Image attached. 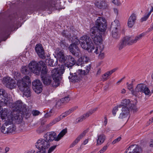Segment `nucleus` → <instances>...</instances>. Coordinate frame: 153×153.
Listing matches in <instances>:
<instances>
[{
  "mask_svg": "<svg viewBox=\"0 0 153 153\" xmlns=\"http://www.w3.org/2000/svg\"><path fill=\"white\" fill-rule=\"evenodd\" d=\"M119 108H122L121 112L120 114L119 118L123 119L127 117L128 115L130 110H132L133 112H136L137 108L134 104H132L128 99L123 100L121 104L119 105Z\"/></svg>",
  "mask_w": 153,
  "mask_h": 153,
  "instance_id": "nucleus-1",
  "label": "nucleus"
},
{
  "mask_svg": "<svg viewBox=\"0 0 153 153\" xmlns=\"http://www.w3.org/2000/svg\"><path fill=\"white\" fill-rule=\"evenodd\" d=\"M67 129H63L57 136L54 132H50L45 134L44 135V139H40L39 140L50 147L51 142L54 140L59 141L67 132Z\"/></svg>",
  "mask_w": 153,
  "mask_h": 153,
  "instance_id": "nucleus-2",
  "label": "nucleus"
},
{
  "mask_svg": "<svg viewBox=\"0 0 153 153\" xmlns=\"http://www.w3.org/2000/svg\"><path fill=\"white\" fill-rule=\"evenodd\" d=\"M64 71V67L61 65L59 69L54 68L51 71L52 77L53 81L51 83V86L54 87H56L59 86L60 83V79L61 76Z\"/></svg>",
  "mask_w": 153,
  "mask_h": 153,
  "instance_id": "nucleus-3",
  "label": "nucleus"
},
{
  "mask_svg": "<svg viewBox=\"0 0 153 153\" xmlns=\"http://www.w3.org/2000/svg\"><path fill=\"white\" fill-rule=\"evenodd\" d=\"M81 46L82 48L91 52L94 50L95 47L91 39L89 36L85 35L80 38Z\"/></svg>",
  "mask_w": 153,
  "mask_h": 153,
  "instance_id": "nucleus-4",
  "label": "nucleus"
},
{
  "mask_svg": "<svg viewBox=\"0 0 153 153\" xmlns=\"http://www.w3.org/2000/svg\"><path fill=\"white\" fill-rule=\"evenodd\" d=\"M13 119H10L7 120V121L2 126L1 128V132L4 134H10L15 132L16 128L13 123Z\"/></svg>",
  "mask_w": 153,
  "mask_h": 153,
  "instance_id": "nucleus-5",
  "label": "nucleus"
},
{
  "mask_svg": "<svg viewBox=\"0 0 153 153\" xmlns=\"http://www.w3.org/2000/svg\"><path fill=\"white\" fill-rule=\"evenodd\" d=\"M98 30L96 27H93L90 30L91 35L93 41L97 45L102 44V32Z\"/></svg>",
  "mask_w": 153,
  "mask_h": 153,
  "instance_id": "nucleus-6",
  "label": "nucleus"
},
{
  "mask_svg": "<svg viewBox=\"0 0 153 153\" xmlns=\"http://www.w3.org/2000/svg\"><path fill=\"white\" fill-rule=\"evenodd\" d=\"M144 93L146 95H150L151 92L149 89L146 85L143 83L137 84L134 89V90L131 91V94L137 96L138 95L139 92Z\"/></svg>",
  "mask_w": 153,
  "mask_h": 153,
  "instance_id": "nucleus-7",
  "label": "nucleus"
},
{
  "mask_svg": "<svg viewBox=\"0 0 153 153\" xmlns=\"http://www.w3.org/2000/svg\"><path fill=\"white\" fill-rule=\"evenodd\" d=\"M0 96L1 100H0V110L1 106H5L10 105L11 103L10 97H8V94L3 89H0ZM1 110H0V111Z\"/></svg>",
  "mask_w": 153,
  "mask_h": 153,
  "instance_id": "nucleus-8",
  "label": "nucleus"
},
{
  "mask_svg": "<svg viewBox=\"0 0 153 153\" xmlns=\"http://www.w3.org/2000/svg\"><path fill=\"white\" fill-rule=\"evenodd\" d=\"M17 85L19 89L22 91H24L27 88L28 85L30 84V80L29 76H26L22 80H17Z\"/></svg>",
  "mask_w": 153,
  "mask_h": 153,
  "instance_id": "nucleus-9",
  "label": "nucleus"
},
{
  "mask_svg": "<svg viewBox=\"0 0 153 153\" xmlns=\"http://www.w3.org/2000/svg\"><path fill=\"white\" fill-rule=\"evenodd\" d=\"M28 67L30 72L36 75L40 74L41 67H40L39 61L38 62L35 61H31L29 63Z\"/></svg>",
  "mask_w": 153,
  "mask_h": 153,
  "instance_id": "nucleus-10",
  "label": "nucleus"
},
{
  "mask_svg": "<svg viewBox=\"0 0 153 153\" xmlns=\"http://www.w3.org/2000/svg\"><path fill=\"white\" fill-rule=\"evenodd\" d=\"M85 72L82 70H79L76 72L70 73V76L68 78L72 82H77L81 79L82 76L84 75Z\"/></svg>",
  "mask_w": 153,
  "mask_h": 153,
  "instance_id": "nucleus-11",
  "label": "nucleus"
},
{
  "mask_svg": "<svg viewBox=\"0 0 153 153\" xmlns=\"http://www.w3.org/2000/svg\"><path fill=\"white\" fill-rule=\"evenodd\" d=\"M96 25L98 30L101 32L105 31L106 29L107 24L105 19L102 17H99L96 21Z\"/></svg>",
  "mask_w": 153,
  "mask_h": 153,
  "instance_id": "nucleus-12",
  "label": "nucleus"
},
{
  "mask_svg": "<svg viewBox=\"0 0 153 153\" xmlns=\"http://www.w3.org/2000/svg\"><path fill=\"white\" fill-rule=\"evenodd\" d=\"M144 36V34L142 33L136 36L134 39H132L131 37L126 36L124 37L122 39L126 45H131L141 39Z\"/></svg>",
  "mask_w": 153,
  "mask_h": 153,
  "instance_id": "nucleus-13",
  "label": "nucleus"
},
{
  "mask_svg": "<svg viewBox=\"0 0 153 153\" xmlns=\"http://www.w3.org/2000/svg\"><path fill=\"white\" fill-rule=\"evenodd\" d=\"M12 112H10L9 110L4 108L2 109L0 111V115L2 120L6 122L7 120L11 119H13V117L12 116Z\"/></svg>",
  "mask_w": 153,
  "mask_h": 153,
  "instance_id": "nucleus-14",
  "label": "nucleus"
},
{
  "mask_svg": "<svg viewBox=\"0 0 153 153\" xmlns=\"http://www.w3.org/2000/svg\"><path fill=\"white\" fill-rule=\"evenodd\" d=\"M32 87L33 90L37 93H40L42 90V82L39 80H35L32 84Z\"/></svg>",
  "mask_w": 153,
  "mask_h": 153,
  "instance_id": "nucleus-15",
  "label": "nucleus"
},
{
  "mask_svg": "<svg viewBox=\"0 0 153 153\" xmlns=\"http://www.w3.org/2000/svg\"><path fill=\"white\" fill-rule=\"evenodd\" d=\"M59 4L57 3H56L53 1H51L49 3L47 2L44 4L43 5V7H44V10L48 9L52 10H59V8L58 7Z\"/></svg>",
  "mask_w": 153,
  "mask_h": 153,
  "instance_id": "nucleus-16",
  "label": "nucleus"
},
{
  "mask_svg": "<svg viewBox=\"0 0 153 153\" xmlns=\"http://www.w3.org/2000/svg\"><path fill=\"white\" fill-rule=\"evenodd\" d=\"M35 50L40 58L42 59H46L44 49L41 44L36 45L35 47Z\"/></svg>",
  "mask_w": 153,
  "mask_h": 153,
  "instance_id": "nucleus-17",
  "label": "nucleus"
},
{
  "mask_svg": "<svg viewBox=\"0 0 153 153\" xmlns=\"http://www.w3.org/2000/svg\"><path fill=\"white\" fill-rule=\"evenodd\" d=\"M12 116L13 117V120L18 123H21L23 119V116L21 111H14L12 112Z\"/></svg>",
  "mask_w": 153,
  "mask_h": 153,
  "instance_id": "nucleus-18",
  "label": "nucleus"
},
{
  "mask_svg": "<svg viewBox=\"0 0 153 153\" xmlns=\"http://www.w3.org/2000/svg\"><path fill=\"white\" fill-rule=\"evenodd\" d=\"M68 49L73 55L78 56L80 53V51L77 45L74 44H71L68 47Z\"/></svg>",
  "mask_w": 153,
  "mask_h": 153,
  "instance_id": "nucleus-19",
  "label": "nucleus"
},
{
  "mask_svg": "<svg viewBox=\"0 0 153 153\" xmlns=\"http://www.w3.org/2000/svg\"><path fill=\"white\" fill-rule=\"evenodd\" d=\"M15 110L13 109V111H21L24 108H25L26 105L24 104L20 100H18L14 103Z\"/></svg>",
  "mask_w": 153,
  "mask_h": 153,
  "instance_id": "nucleus-20",
  "label": "nucleus"
},
{
  "mask_svg": "<svg viewBox=\"0 0 153 153\" xmlns=\"http://www.w3.org/2000/svg\"><path fill=\"white\" fill-rule=\"evenodd\" d=\"M137 19V16L134 13H132L129 17L128 21V26L132 27L134 25Z\"/></svg>",
  "mask_w": 153,
  "mask_h": 153,
  "instance_id": "nucleus-21",
  "label": "nucleus"
},
{
  "mask_svg": "<svg viewBox=\"0 0 153 153\" xmlns=\"http://www.w3.org/2000/svg\"><path fill=\"white\" fill-rule=\"evenodd\" d=\"M39 63L40 64V67L42 68L41 71V77H42L47 76L48 69L45 62L42 61H39Z\"/></svg>",
  "mask_w": 153,
  "mask_h": 153,
  "instance_id": "nucleus-22",
  "label": "nucleus"
},
{
  "mask_svg": "<svg viewBox=\"0 0 153 153\" xmlns=\"http://www.w3.org/2000/svg\"><path fill=\"white\" fill-rule=\"evenodd\" d=\"M88 58L86 56H83L79 58L76 62L77 65L83 66L85 64L88 62Z\"/></svg>",
  "mask_w": 153,
  "mask_h": 153,
  "instance_id": "nucleus-23",
  "label": "nucleus"
},
{
  "mask_svg": "<svg viewBox=\"0 0 153 153\" xmlns=\"http://www.w3.org/2000/svg\"><path fill=\"white\" fill-rule=\"evenodd\" d=\"M140 150V148L137 145L134 144L130 146L127 149L126 153L128 151H130L132 153H139Z\"/></svg>",
  "mask_w": 153,
  "mask_h": 153,
  "instance_id": "nucleus-24",
  "label": "nucleus"
},
{
  "mask_svg": "<svg viewBox=\"0 0 153 153\" xmlns=\"http://www.w3.org/2000/svg\"><path fill=\"white\" fill-rule=\"evenodd\" d=\"M57 59L62 63H65L66 61V59L65 56L63 51H59L57 53Z\"/></svg>",
  "mask_w": 153,
  "mask_h": 153,
  "instance_id": "nucleus-25",
  "label": "nucleus"
},
{
  "mask_svg": "<svg viewBox=\"0 0 153 153\" xmlns=\"http://www.w3.org/2000/svg\"><path fill=\"white\" fill-rule=\"evenodd\" d=\"M87 132V131L86 130L84 131L76 138L75 140L70 145V147H72L75 146L76 144H77L78 142L85 135Z\"/></svg>",
  "mask_w": 153,
  "mask_h": 153,
  "instance_id": "nucleus-26",
  "label": "nucleus"
},
{
  "mask_svg": "<svg viewBox=\"0 0 153 153\" xmlns=\"http://www.w3.org/2000/svg\"><path fill=\"white\" fill-rule=\"evenodd\" d=\"M106 139V136L104 134L98 135L96 145L99 146L101 145L104 142Z\"/></svg>",
  "mask_w": 153,
  "mask_h": 153,
  "instance_id": "nucleus-27",
  "label": "nucleus"
},
{
  "mask_svg": "<svg viewBox=\"0 0 153 153\" xmlns=\"http://www.w3.org/2000/svg\"><path fill=\"white\" fill-rule=\"evenodd\" d=\"M43 83L46 85H51L52 82V78L50 76H46L41 77Z\"/></svg>",
  "mask_w": 153,
  "mask_h": 153,
  "instance_id": "nucleus-28",
  "label": "nucleus"
},
{
  "mask_svg": "<svg viewBox=\"0 0 153 153\" xmlns=\"http://www.w3.org/2000/svg\"><path fill=\"white\" fill-rule=\"evenodd\" d=\"M68 60L69 62H67V65L68 68L73 66L76 63V61L74 58L71 56H68Z\"/></svg>",
  "mask_w": 153,
  "mask_h": 153,
  "instance_id": "nucleus-29",
  "label": "nucleus"
},
{
  "mask_svg": "<svg viewBox=\"0 0 153 153\" xmlns=\"http://www.w3.org/2000/svg\"><path fill=\"white\" fill-rule=\"evenodd\" d=\"M111 27L113 29L120 30V24L119 21L117 20H115L111 25Z\"/></svg>",
  "mask_w": 153,
  "mask_h": 153,
  "instance_id": "nucleus-30",
  "label": "nucleus"
},
{
  "mask_svg": "<svg viewBox=\"0 0 153 153\" xmlns=\"http://www.w3.org/2000/svg\"><path fill=\"white\" fill-rule=\"evenodd\" d=\"M57 59H55V60L49 59L48 60H46V62L48 63V65L49 66L53 67L57 65Z\"/></svg>",
  "mask_w": 153,
  "mask_h": 153,
  "instance_id": "nucleus-31",
  "label": "nucleus"
},
{
  "mask_svg": "<svg viewBox=\"0 0 153 153\" xmlns=\"http://www.w3.org/2000/svg\"><path fill=\"white\" fill-rule=\"evenodd\" d=\"M12 79L10 77H4L3 78L2 82V83L7 87H11V85H9L8 83H10V82Z\"/></svg>",
  "mask_w": 153,
  "mask_h": 153,
  "instance_id": "nucleus-32",
  "label": "nucleus"
},
{
  "mask_svg": "<svg viewBox=\"0 0 153 153\" xmlns=\"http://www.w3.org/2000/svg\"><path fill=\"white\" fill-rule=\"evenodd\" d=\"M89 116V114L88 112L84 114L81 117L76 119V123H78L81 122L83 120L87 118Z\"/></svg>",
  "mask_w": 153,
  "mask_h": 153,
  "instance_id": "nucleus-33",
  "label": "nucleus"
},
{
  "mask_svg": "<svg viewBox=\"0 0 153 153\" xmlns=\"http://www.w3.org/2000/svg\"><path fill=\"white\" fill-rule=\"evenodd\" d=\"M21 112L23 117L24 116L25 117L27 118L30 116V111L29 110H27L26 107L25 108L23 109V110L21 111Z\"/></svg>",
  "mask_w": 153,
  "mask_h": 153,
  "instance_id": "nucleus-34",
  "label": "nucleus"
},
{
  "mask_svg": "<svg viewBox=\"0 0 153 153\" xmlns=\"http://www.w3.org/2000/svg\"><path fill=\"white\" fill-rule=\"evenodd\" d=\"M104 48V46L103 45L100 44L97 45L96 47L95 50L94 51V53L96 54H98L99 53H100L103 51Z\"/></svg>",
  "mask_w": 153,
  "mask_h": 153,
  "instance_id": "nucleus-35",
  "label": "nucleus"
},
{
  "mask_svg": "<svg viewBox=\"0 0 153 153\" xmlns=\"http://www.w3.org/2000/svg\"><path fill=\"white\" fill-rule=\"evenodd\" d=\"M77 108L78 107L77 106H76L74 107H73L71 108L70 109H69V110L66 111L64 113L62 114L61 115L62 116H64V117H63L64 118L67 116L69 114L72 113L75 110L77 109Z\"/></svg>",
  "mask_w": 153,
  "mask_h": 153,
  "instance_id": "nucleus-36",
  "label": "nucleus"
},
{
  "mask_svg": "<svg viewBox=\"0 0 153 153\" xmlns=\"http://www.w3.org/2000/svg\"><path fill=\"white\" fill-rule=\"evenodd\" d=\"M62 34L64 36L70 38L72 34H74V31L71 30L69 32L64 30L62 32Z\"/></svg>",
  "mask_w": 153,
  "mask_h": 153,
  "instance_id": "nucleus-37",
  "label": "nucleus"
},
{
  "mask_svg": "<svg viewBox=\"0 0 153 153\" xmlns=\"http://www.w3.org/2000/svg\"><path fill=\"white\" fill-rule=\"evenodd\" d=\"M30 71L28 66H23L22 67L21 70V72L22 73L25 74H29Z\"/></svg>",
  "mask_w": 153,
  "mask_h": 153,
  "instance_id": "nucleus-38",
  "label": "nucleus"
},
{
  "mask_svg": "<svg viewBox=\"0 0 153 153\" xmlns=\"http://www.w3.org/2000/svg\"><path fill=\"white\" fill-rule=\"evenodd\" d=\"M26 89V90L25 89V90L23 91V96H25L27 97H30L31 95V93L30 88L27 87Z\"/></svg>",
  "mask_w": 153,
  "mask_h": 153,
  "instance_id": "nucleus-39",
  "label": "nucleus"
},
{
  "mask_svg": "<svg viewBox=\"0 0 153 153\" xmlns=\"http://www.w3.org/2000/svg\"><path fill=\"white\" fill-rule=\"evenodd\" d=\"M63 117H64V116H62L61 114L58 117H56L52 121V123L53 124V125L54 124H55L56 123L62 119H63L64 118Z\"/></svg>",
  "mask_w": 153,
  "mask_h": 153,
  "instance_id": "nucleus-40",
  "label": "nucleus"
},
{
  "mask_svg": "<svg viewBox=\"0 0 153 153\" xmlns=\"http://www.w3.org/2000/svg\"><path fill=\"white\" fill-rule=\"evenodd\" d=\"M119 30L115 29H113L112 31V35L113 38L116 39L119 37L118 33Z\"/></svg>",
  "mask_w": 153,
  "mask_h": 153,
  "instance_id": "nucleus-41",
  "label": "nucleus"
},
{
  "mask_svg": "<svg viewBox=\"0 0 153 153\" xmlns=\"http://www.w3.org/2000/svg\"><path fill=\"white\" fill-rule=\"evenodd\" d=\"M9 84V85H11V87H7L8 88H10V89H12L15 88V87L16 86V82L13 79H12L10 81V83H8Z\"/></svg>",
  "mask_w": 153,
  "mask_h": 153,
  "instance_id": "nucleus-42",
  "label": "nucleus"
},
{
  "mask_svg": "<svg viewBox=\"0 0 153 153\" xmlns=\"http://www.w3.org/2000/svg\"><path fill=\"white\" fill-rule=\"evenodd\" d=\"M126 45L124 41L122 39L121 41L118 44V47L119 50H121Z\"/></svg>",
  "mask_w": 153,
  "mask_h": 153,
  "instance_id": "nucleus-43",
  "label": "nucleus"
},
{
  "mask_svg": "<svg viewBox=\"0 0 153 153\" xmlns=\"http://www.w3.org/2000/svg\"><path fill=\"white\" fill-rule=\"evenodd\" d=\"M150 16V13H146L144 16L142 17L140 19V22H143L144 21H146Z\"/></svg>",
  "mask_w": 153,
  "mask_h": 153,
  "instance_id": "nucleus-44",
  "label": "nucleus"
},
{
  "mask_svg": "<svg viewBox=\"0 0 153 153\" xmlns=\"http://www.w3.org/2000/svg\"><path fill=\"white\" fill-rule=\"evenodd\" d=\"M63 104V103L62 102L61 100H60L56 102L55 105V107L56 108L59 109L62 107Z\"/></svg>",
  "mask_w": 153,
  "mask_h": 153,
  "instance_id": "nucleus-45",
  "label": "nucleus"
},
{
  "mask_svg": "<svg viewBox=\"0 0 153 153\" xmlns=\"http://www.w3.org/2000/svg\"><path fill=\"white\" fill-rule=\"evenodd\" d=\"M61 100L63 103H66L70 100V98L68 97H66L62 98Z\"/></svg>",
  "mask_w": 153,
  "mask_h": 153,
  "instance_id": "nucleus-46",
  "label": "nucleus"
},
{
  "mask_svg": "<svg viewBox=\"0 0 153 153\" xmlns=\"http://www.w3.org/2000/svg\"><path fill=\"white\" fill-rule=\"evenodd\" d=\"M119 108V105H117L114 107L112 111V114L114 115L115 116L116 112L118 111V108Z\"/></svg>",
  "mask_w": 153,
  "mask_h": 153,
  "instance_id": "nucleus-47",
  "label": "nucleus"
},
{
  "mask_svg": "<svg viewBox=\"0 0 153 153\" xmlns=\"http://www.w3.org/2000/svg\"><path fill=\"white\" fill-rule=\"evenodd\" d=\"M126 85H127V87L128 89L131 91H131L132 90H134L133 89V84L132 83H131V84H129L128 82H127L126 83Z\"/></svg>",
  "mask_w": 153,
  "mask_h": 153,
  "instance_id": "nucleus-48",
  "label": "nucleus"
},
{
  "mask_svg": "<svg viewBox=\"0 0 153 153\" xmlns=\"http://www.w3.org/2000/svg\"><path fill=\"white\" fill-rule=\"evenodd\" d=\"M117 69H118V68H115L107 72L106 73L108 75V76H109L110 75H111L113 73L115 72Z\"/></svg>",
  "mask_w": 153,
  "mask_h": 153,
  "instance_id": "nucleus-49",
  "label": "nucleus"
},
{
  "mask_svg": "<svg viewBox=\"0 0 153 153\" xmlns=\"http://www.w3.org/2000/svg\"><path fill=\"white\" fill-rule=\"evenodd\" d=\"M72 41V42H73V43L72 44H74L77 45H78L79 43L81 44L80 40L79 41V40L76 38H75V39Z\"/></svg>",
  "mask_w": 153,
  "mask_h": 153,
  "instance_id": "nucleus-50",
  "label": "nucleus"
},
{
  "mask_svg": "<svg viewBox=\"0 0 153 153\" xmlns=\"http://www.w3.org/2000/svg\"><path fill=\"white\" fill-rule=\"evenodd\" d=\"M108 146L107 144L105 145L100 150L98 153H103L104 152L108 147Z\"/></svg>",
  "mask_w": 153,
  "mask_h": 153,
  "instance_id": "nucleus-51",
  "label": "nucleus"
},
{
  "mask_svg": "<svg viewBox=\"0 0 153 153\" xmlns=\"http://www.w3.org/2000/svg\"><path fill=\"white\" fill-rule=\"evenodd\" d=\"M58 145L53 146L50 148L48 151V153H51L55 149L56 146Z\"/></svg>",
  "mask_w": 153,
  "mask_h": 153,
  "instance_id": "nucleus-52",
  "label": "nucleus"
},
{
  "mask_svg": "<svg viewBox=\"0 0 153 153\" xmlns=\"http://www.w3.org/2000/svg\"><path fill=\"white\" fill-rule=\"evenodd\" d=\"M108 76L106 73H105L102 76V79H103V81H105L107 80L108 79Z\"/></svg>",
  "mask_w": 153,
  "mask_h": 153,
  "instance_id": "nucleus-53",
  "label": "nucleus"
},
{
  "mask_svg": "<svg viewBox=\"0 0 153 153\" xmlns=\"http://www.w3.org/2000/svg\"><path fill=\"white\" fill-rule=\"evenodd\" d=\"M97 109V108H96L93 109H91L88 111V112L89 114L90 115L92 114L93 113L96 111Z\"/></svg>",
  "mask_w": 153,
  "mask_h": 153,
  "instance_id": "nucleus-54",
  "label": "nucleus"
},
{
  "mask_svg": "<svg viewBox=\"0 0 153 153\" xmlns=\"http://www.w3.org/2000/svg\"><path fill=\"white\" fill-rule=\"evenodd\" d=\"M112 2L115 5L119 6L120 5L121 3L119 0H113Z\"/></svg>",
  "mask_w": 153,
  "mask_h": 153,
  "instance_id": "nucleus-55",
  "label": "nucleus"
},
{
  "mask_svg": "<svg viewBox=\"0 0 153 153\" xmlns=\"http://www.w3.org/2000/svg\"><path fill=\"white\" fill-rule=\"evenodd\" d=\"M32 113L33 116H36L39 114L40 112L37 110H33L32 111Z\"/></svg>",
  "mask_w": 153,
  "mask_h": 153,
  "instance_id": "nucleus-56",
  "label": "nucleus"
},
{
  "mask_svg": "<svg viewBox=\"0 0 153 153\" xmlns=\"http://www.w3.org/2000/svg\"><path fill=\"white\" fill-rule=\"evenodd\" d=\"M46 129H43L42 127L40 128L37 130V132L38 133L40 134L43 132Z\"/></svg>",
  "mask_w": 153,
  "mask_h": 153,
  "instance_id": "nucleus-57",
  "label": "nucleus"
},
{
  "mask_svg": "<svg viewBox=\"0 0 153 153\" xmlns=\"http://www.w3.org/2000/svg\"><path fill=\"white\" fill-rule=\"evenodd\" d=\"M60 46L63 48H65V42L64 40H62L61 41L60 43Z\"/></svg>",
  "mask_w": 153,
  "mask_h": 153,
  "instance_id": "nucleus-58",
  "label": "nucleus"
},
{
  "mask_svg": "<svg viewBox=\"0 0 153 153\" xmlns=\"http://www.w3.org/2000/svg\"><path fill=\"white\" fill-rule=\"evenodd\" d=\"M121 139V137H119L118 138L115 139L112 143V144H114L116 143L117 142L119 141Z\"/></svg>",
  "mask_w": 153,
  "mask_h": 153,
  "instance_id": "nucleus-59",
  "label": "nucleus"
},
{
  "mask_svg": "<svg viewBox=\"0 0 153 153\" xmlns=\"http://www.w3.org/2000/svg\"><path fill=\"white\" fill-rule=\"evenodd\" d=\"M53 115L52 114H50L48 112H47L45 115V118H49Z\"/></svg>",
  "mask_w": 153,
  "mask_h": 153,
  "instance_id": "nucleus-60",
  "label": "nucleus"
},
{
  "mask_svg": "<svg viewBox=\"0 0 153 153\" xmlns=\"http://www.w3.org/2000/svg\"><path fill=\"white\" fill-rule=\"evenodd\" d=\"M100 54L99 55V58L100 59H102L104 57V53H102L101 52L100 53Z\"/></svg>",
  "mask_w": 153,
  "mask_h": 153,
  "instance_id": "nucleus-61",
  "label": "nucleus"
},
{
  "mask_svg": "<svg viewBox=\"0 0 153 153\" xmlns=\"http://www.w3.org/2000/svg\"><path fill=\"white\" fill-rule=\"evenodd\" d=\"M35 152V150L34 149H31L28 151H26L25 153H34Z\"/></svg>",
  "mask_w": 153,
  "mask_h": 153,
  "instance_id": "nucleus-62",
  "label": "nucleus"
},
{
  "mask_svg": "<svg viewBox=\"0 0 153 153\" xmlns=\"http://www.w3.org/2000/svg\"><path fill=\"white\" fill-rule=\"evenodd\" d=\"M149 146L150 147L153 148V140H152L149 143Z\"/></svg>",
  "mask_w": 153,
  "mask_h": 153,
  "instance_id": "nucleus-63",
  "label": "nucleus"
},
{
  "mask_svg": "<svg viewBox=\"0 0 153 153\" xmlns=\"http://www.w3.org/2000/svg\"><path fill=\"white\" fill-rule=\"evenodd\" d=\"M53 125V124L52 123V121H51L47 125H46V128L47 129V128H48L50 126H52Z\"/></svg>",
  "mask_w": 153,
  "mask_h": 153,
  "instance_id": "nucleus-64",
  "label": "nucleus"
}]
</instances>
